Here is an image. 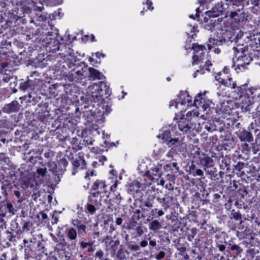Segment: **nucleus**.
<instances>
[{
    "label": "nucleus",
    "instance_id": "f257e3e1",
    "mask_svg": "<svg viewBox=\"0 0 260 260\" xmlns=\"http://www.w3.org/2000/svg\"><path fill=\"white\" fill-rule=\"evenodd\" d=\"M9 15V19L7 20L3 17H0V37L1 35L3 37H5L4 30L8 27H11L13 21H14V23H16L17 21L21 18V16H18L15 14L13 15V14H10Z\"/></svg>",
    "mask_w": 260,
    "mask_h": 260
},
{
    "label": "nucleus",
    "instance_id": "f03ea898",
    "mask_svg": "<svg viewBox=\"0 0 260 260\" xmlns=\"http://www.w3.org/2000/svg\"><path fill=\"white\" fill-rule=\"evenodd\" d=\"M247 16L243 10V8H241V10L238 9L237 11L231 12L229 15V17L233 19L237 23L246 20Z\"/></svg>",
    "mask_w": 260,
    "mask_h": 260
},
{
    "label": "nucleus",
    "instance_id": "7ed1b4c3",
    "mask_svg": "<svg viewBox=\"0 0 260 260\" xmlns=\"http://www.w3.org/2000/svg\"><path fill=\"white\" fill-rule=\"evenodd\" d=\"M21 107V105L17 101H13L8 104H6L3 108V111L5 113H11L12 112H18Z\"/></svg>",
    "mask_w": 260,
    "mask_h": 260
},
{
    "label": "nucleus",
    "instance_id": "20e7f679",
    "mask_svg": "<svg viewBox=\"0 0 260 260\" xmlns=\"http://www.w3.org/2000/svg\"><path fill=\"white\" fill-rule=\"evenodd\" d=\"M203 155L205 157L200 159V162L201 164L205 167L204 170L206 171L207 168H212L214 166V161L211 157L206 155L204 153Z\"/></svg>",
    "mask_w": 260,
    "mask_h": 260
},
{
    "label": "nucleus",
    "instance_id": "39448f33",
    "mask_svg": "<svg viewBox=\"0 0 260 260\" xmlns=\"http://www.w3.org/2000/svg\"><path fill=\"white\" fill-rule=\"evenodd\" d=\"M178 125L179 129L182 132H187L191 129L186 118H181L178 121Z\"/></svg>",
    "mask_w": 260,
    "mask_h": 260
},
{
    "label": "nucleus",
    "instance_id": "423d86ee",
    "mask_svg": "<svg viewBox=\"0 0 260 260\" xmlns=\"http://www.w3.org/2000/svg\"><path fill=\"white\" fill-rule=\"evenodd\" d=\"M235 30L231 29L230 30H226L225 32L223 34L222 42H225L226 41H230L231 42H235L236 40L234 36Z\"/></svg>",
    "mask_w": 260,
    "mask_h": 260
},
{
    "label": "nucleus",
    "instance_id": "0eeeda50",
    "mask_svg": "<svg viewBox=\"0 0 260 260\" xmlns=\"http://www.w3.org/2000/svg\"><path fill=\"white\" fill-rule=\"evenodd\" d=\"M88 71L89 73V78H96L100 80L105 78V77L101 72L93 68H89Z\"/></svg>",
    "mask_w": 260,
    "mask_h": 260
},
{
    "label": "nucleus",
    "instance_id": "6e6552de",
    "mask_svg": "<svg viewBox=\"0 0 260 260\" xmlns=\"http://www.w3.org/2000/svg\"><path fill=\"white\" fill-rule=\"evenodd\" d=\"M194 105L198 108H201L203 111L206 110L209 107V105L205 103V100L202 98H201L200 100L195 99Z\"/></svg>",
    "mask_w": 260,
    "mask_h": 260
},
{
    "label": "nucleus",
    "instance_id": "1a4fd4ad",
    "mask_svg": "<svg viewBox=\"0 0 260 260\" xmlns=\"http://www.w3.org/2000/svg\"><path fill=\"white\" fill-rule=\"evenodd\" d=\"M72 164L76 168H78L79 166H82L83 168L86 163L84 157L81 155H79L76 158L73 160Z\"/></svg>",
    "mask_w": 260,
    "mask_h": 260
},
{
    "label": "nucleus",
    "instance_id": "9d476101",
    "mask_svg": "<svg viewBox=\"0 0 260 260\" xmlns=\"http://www.w3.org/2000/svg\"><path fill=\"white\" fill-rule=\"evenodd\" d=\"M162 227L161 223L157 220H154L149 224V229L154 232L160 229Z\"/></svg>",
    "mask_w": 260,
    "mask_h": 260
},
{
    "label": "nucleus",
    "instance_id": "9b49d317",
    "mask_svg": "<svg viewBox=\"0 0 260 260\" xmlns=\"http://www.w3.org/2000/svg\"><path fill=\"white\" fill-rule=\"evenodd\" d=\"M240 139L241 141H247L251 142L253 141V137L252 134L250 132H244L243 135L241 136Z\"/></svg>",
    "mask_w": 260,
    "mask_h": 260
},
{
    "label": "nucleus",
    "instance_id": "f8f14e48",
    "mask_svg": "<svg viewBox=\"0 0 260 260\" xmlns=\"http://www.w3.org/2000/svg\"><path fill=\"white\" fill-rule=\"evenodd\" d=\"M56 242L58 243V245L61 249H64L67 246V242L63 235H58V238Z\"/></svg>",
    "mask_w": 260,
    "mask_h": 260
},
{
    "label": "nucleus",
    "instance_id": "ddd939ff",
    "mask_svg": "<svg viewBox=\"0 0 260 260\" xmlns=\"http://www.w3.org/2000/svg\"><path fill=\"white\" fill-rule=\"evenodd\" d=\"M54 166V168L50 169V171L52 172V173L54 175V178L55 183H58L60 181V175L58 173V171L57 170L56 165L55 163L52 164Z\"/></svg>",
    "mask_w": 260,
    "mask_h": 260
},
{
    "label": "nucleus",
    "instance_id": "4468645a",
    "mask_svg": "<svg viewBox=\"0 0 260 260\" xmlns=\"http://www.w3.org/2000/svg\"><path fill=\"white\" fill-rule=\"evenodd\" d=\"M60 45H62V44H61L58 40H54L53 42V45L49 47L51 48V51H52V53H55L57 51L59 50Z\"/></svg>",
    "mask_w": 260,
    "mask_h": 260
},
{
    "label": "nucleus",
    "instance_id": "2eb2a0df",
    "mask_svg": "<svg viewBox=\"0 0 260 260\" xmlns=\"http://www.w3.org/2000/svg\"><path fill=\"white\" fill-rule=\"evenodd\" d=\"M125 251L126 250H124L123 246L121 245L120 248L118 250L117 253L116 254V257L120 260L126 259L125 254Z\"/></svg>",
    "mask_w": 260,
    "mask_h": 260
},
{
    "label": "nucleus",
    "instance_id": "dca6fc26",
    "mask_svg": "<svg viewBox=\"0 0 260 260\" xmlns=\"http://www.w3.org/2000/svg\"><path fill=\"white\" fill-rule=\"evenodd\" d=\"M161 166L159 165L151 169V174L153 176L160 177L161 175Z\"/></svg>",
    "mask_w": 260,
    "mask_h": 260
},
{
    "label": "nucleus",
    "instance_id": "f3484780",
    "mask_svg": "<svg viewBox=\"0 0 260 260\" xmlns=\"http://www.w3.org/2000/svg\"><path fill=\"white\" fill-rule=\"evenodd\" d=\"M119 240H110L109 241H106V246H111L114 251L117 249V246L119 244Z\"/></svg>",
    "mask_w": 260,
    "mask_h": 260
},
{
    "label": "nucleus",
    "instance_id": "a211bd4d",
    "mask_svg": "<svg viewBox=\"0 0 260 260\" xmlns=\"http://www.w3.org/2000/svg\"><path fill=\"white\" fill-rule=\"evenodd\" d=\"M32 85L29 80L25 82H22L19 85V89L21 90L25 91L26 89L30 88Z\"/></svg>",
    "mask_w": 260,
    "mask_h": 260
},
{
    "label": "nucleus",
    "instance_id": "6ab92c4d",
    "mask_svg": "<svg viewBox=\"0 0 260 260\" xmlns=\"http://www.w3.org/2000/svg\"><path fill=\"white\" fill-rule=\"evenodd\" d=\"M222 164L224 165V167L226 168V170L229 171L230 169L231 164V158L228 156H225V157L222 158L221 160Z\"/></svg>",
    "mask_w": 260,
    "mask_h": 260
},
{
    "label": "nucleus",
    "instance_id": "aec40b11",
    "mask_svg": "<svg viewBox=\"0 0 260 260\" xmlns=\"http://www.w3.org/2000/svg\"><path fill=\"white\" fill-rule=\"evenodd\" d=\"M68 237L72 240H75L77 238V232L75 229L71 228L68 231Z\"/></svg>",
    "mask_w": 260,
    "mask_h": 260
},
{
    "label": "nucleus",
    "instance_id": "412c9836",
    "mask_svg": "<svg viewBox=\"0 0 260 260\" xmlns=\"http://www.w3.org/2000/svg\"><path fill=\"white\" fill-rule=\"evenodd\" d=\"M230 246H231L230 249L234 252V254L237 255L240 254L242 251V249L237 245L234 244L231 245V244H230Z\"/></svg>",
    "mask_w": 260,
    "mask_h": 260
},
{
    "label": "nucleus",
    "instance_id": "4be33fe9",
    "mask_svg": "<svg viewBox=\"0 0 260 260\" xmlns=\"http://www.w3.org/2000/svg\"><path fill=\"white\" fill-rule=\"evenodd\" d=\"M245 0H225V2L229 3H232L233 5H236L241 7V8L244 7V2Z\"/></svg>",
    "mask_w": 260,
    "mask_h": 260
},
{
    "label": "nucleus",
    "instance_id": "5701e85b",
    "mask_svg": "<svg viewBox=\"0 0 260 260\" xmlns=\"http://www.w3.org/2000/svg\"><path fill=\"white\" fill-rule=\"evenodd\" d=\"M231 79H229L228 81H225L222 79L221 81H219L220 83L224 84L225 86L231 87L232 89H235L236 87V84L235 83L231 82Z\"/></svg>",
    "mask_w": 260,
    "mask_h": 260
},
{
    "label": "nucleus",
    "instance_id": "b1692460",
    "mask_svg": "<svg viewBox=\"0 0 260 260\" xmlns=\"http://www.w3.org/2000/svg\"><path fill=\"white\" fill-rule=\"evenodd\" d=\"M187 120L188 121V123L191 127V128H193L197 122H198V118L193 117L191 118L186 117Z\"/></svg>",
    "mask_w": 260,
    "mask_h": 260
},
{
    "label": "nucleus",
    "instance_id": "393cba45",
    "mask_svg": "<svg viewBox=\"0 0 260 260\" xmlns=\"http://www.w3.org/2000/svg\"><path fill=\"white\" fill-rule=\"evenodd\" d=\"M257 90L254 88H249L248 90L246 91V92L245 93V96H247L248 99H251V96H253L254 93H257Z\"/></svg>",
    "mask_w": 260,
    "mask_h": 260
},
{
    "label": "nucleus",
    "instance_id": "a878e982",
    "mask_svg": "<svg viewBox=\"0 0 260 260\" xmlns=\"http://www.w3.org/2000/svg\"><path fill=\"white\" fill-rule=\"evenodd\" d=\"M192 49L194 50L196 52H199L200 51H202L201 54H203V51L205 49V47L202 45H199L198 44H193L192 47Z\"/></svg>",
    "mask_w": 260,
    "mask_h": 260
},
{
    "label": "nucleus",
    "instance_id": "bb28decb",
    "mask_svg": "<svg viewBox=\"0 0 260 260\" xmlns=\"http://www.w3.org/2000/svg\"><path fill=\"white\" fill-rule=\"evenodd\" d=\"M100 184L102 185V187L103 188H104L106 187V185L104 182L97 180L93 183V185L92 186V189L94 190H98L99 188Z\"/></svg>",
    "mask_w": 260,
    "mask_h": 260
},
{
    "label": "nucleus",
    "instance_id": "cd10ccee",
    "mask_svg": "<svg viewBox=\"0 0 260 260\" xmlns=\"http://www.w3.org/2000/svg\"><path fill=\"white\" fill-rule=\"evenodd\" d=\"M68 164V161L64 158L60 159L58 162V165L61 167V169L62 171L66 170V167L67 166Z\"/></svg>",
    "mask_w": 260,
    "mask_h": 260
},
{
    "label": "nucleus",
    "instance_id": "c85d7f7f",
    "mask_svg": "<svg viewBox=\"0 0 260 260\" xmlns=\"http://www.w3.org/2000/svg\"><path fill=\"white\" fill-rule=\"evenodd\" d=\"M199 116V112L198 111L196 110H192L191 111H189L186 114V117H196L198 118Z\"/></svg>",
    "mask_w": 260,
    "mask_h": 260
},
{
    "label": "nucleus",
    "instance_id": "c756f323",
    "mask_svg": "<svg viewBox=\"0 0 260 260\" xmlns=\"http://www.w3.org/2000/svg\"><path fill=\"white\" fill-rule=\"evenodd\" d=\"M231 216L235 220H241L242 215L239 212H236L234 210H233L231 213Z\"/></svg>",
    "mask_w": 260,
    "mask_h": 260
},
{
    "label": "nucleus",
    "instance_id": "7c9ffc66",
    "mask_svg": "<svg viewBox=\"0 0 260 260\" xmlns=\"http://www.w3.org/2000/svg\"><path fill=\"white\" fill-rule=\"evenodd\" d=\"M248 2L253 7L260 9V0H248Z\"/></svg>",
    "mask_w": 260,
    "mask_h": 260
},
{
    "label": "nucleus",
    "instance_id": "2f4dec72",
    "mask_svg": "<svg viewBox=\"0 0 260 260\" xmlns=\"http://www.w3.org/2000/svg\"><path fill=\"white\" fill-rule=\"evenodd\" d=\"M11 43L8 40H3L1 42L0 48H6L7 47L11 46Z\"/></svg>",
    "mask_w": 260,
    "mask_h": 260
},
{
    "label": "nucleus",
    "instance_id": "473e14b6",
    "mask_svg": "<svg viewBox=\"0 0 260 260\" xmlns=\"http://www.w3.org/2000/svg\"><path fill=\"white\" fill-rule=\"evenodd\" d=\"M7 208L10 213L14 215L16 210L14 208L13 205L10 203H7Z\"/></svg>",
    "mask_w": 260,
    "mask_h": 260
},
{
    "label": "nucleus",
    "instance_id": "72a5a7b5",
    "mask_svg": "<svg viewBox=\"0 0 260 260\" xmlns=\"http://www.w3.org/2000/svg\"><path fill=\"white\" fill-rule=\"evenodd\" d=\"M222 41L223 39L218 40L211 38L209 39V42L210 43H213V45L215 44L216 45L221 44Z\"/></svg>",
    "mask_w": 260,
    "mask_h": 260
},
{
    "label": "nucleus",
    "instance_id": "f704fd0d",
    "mask_svg": "<svg viewBox=\"0 0 260 260\" xmlns=\"http://www.w3.org/2000/svg\"><path fill=\"white\" fill-rule=\"evenodd\" d=\"M2 80L5 82H10V84L12 85V82H13V83H15V81H14V79L12 77L7 76H3L2 77Z\"/></svg>",
    "mask_w": 260,
    "mask_h": 260
},
{
    "label": "nucleus",
    "instance_id": "c9c22d12",
    "mask_svg": "<svg viewBox=\"0 0 260 260\" xmlns=\"http://www.w3.org/2000/svg\"><path fill=\"white\" fill-rule=\"evenodd\" d=\"M171 137V133L170 131L166 130L162 134V139L166 141H168Z\"/></svg>",
    "mask_w": 260,
    "mask_h": 260
},
{
    "label": "nucleus",
    "instance_id": "e433bc0d",
    "mask_svg": "<svg viewBox=\"0 0 260 260\" xmlns=\"http://www.w3.org/2000/svg\"><path fill=\"white\" fill-rule=\"evenodd\" d=\"M245 164L243 162H238L236 165L234 166L235 169L236 171L240 172L243 169Z\"/></svg>",
    "mask_w": 260,
    "mask_h": 260
},
{
    "label": "nucleus",
    "instance_id": "4c0bfd02",
    "mask_svg": "<svg viewBox=\"0 0 260 260\" xmlns=\"http://www.w3.org/2000/svg\"><path fill=\"white\" fill-rule=\"evenodd\" d=\"M47 172V168H40L37 170V173L42 176V177H44V175L46 174Z\"/></svg>",
    "mask_w": 260,
    "mask_h": 260
},
{
    "label": "nucleus",
    "instance_id": "58836bf2",
    "mask_svg": "<svg viewBox=\"0 0 260 260\" xmlns=\"http://www.w3.org/2000/svg\"><path fill=\"white\" fill-rule=\"evenodd\" d=\"M207 173L209 175L211 178H216L217 176V174L216 173V168H214L213 170H209L207 171Z\"/></svg>",
    "mask_w": 260,
    "mask_h": 260
},
{
    "label": "nucleus",
    "instance_id": "ea45409f",
    "mask_svg": "<svg viewBox=\"0 0 260 260\" xmlns=\"http://www.w3.org/2000/svg\"><path fill=\"white\" fill-rule=\"evenodd\" d=\"M90 98V101L93 100L94 102H98V101H100L101 99H102L101 95H96V94L94 95V93H93V92H92V94H91V96Z\"/></svg>",
    "mask_w": 260,
    "mask_h": 260
},
{
    "label": "nucleus",
    "instance_id": "a19ab883",
    "mask_svg": "<svg viewBox=\"0 0 260 260\" xmlns=\"http://www.w3.org/2000/svg\"><path fill=\"white\" fill-rule=\"evenodd\" d=\"M87 209L88 211L91 214H93L95 211V207L91 204H87Z\"/></svg>",
    "mask_w": 260,
    "mask_h": 260
},
{
    "label": "nucleus",
    "instance_id": "79ce46f5",
    "mask_svg": "<svg viewBox=\"0 0 260 260\" xmlns=\"http://www.w3.org/2000/svg\"><path fill=\"white\" fill-rule=\"evenodd\" d=\"M6 216L5 213H0V227L3 228V225L5 224V222L4 219V217Z\"/></svg>",
    "mask_w": 260,
    "mask_h": 260
},
{
    "label": "nucleus",
    "instance_id": "37998d69",
    "mask_svg": "<svg viewBox=\"0 0 260 260\" xmlns=\"http://www.w3.org/2000/svg\"><path fill=\"white\" fill-rule=\"evenodd\" d=\"M66 77L68 79V80L70 82H73L74 80V74L72 72L69 73L66 76Z\"/></svg>",
    "mask_w": 260,
    "mask_h": 260
},
{
    "label": "nucleus",
    "instance_id": "c03bdc74",
    "mask_svg": "<svg viewBox=\"0 0 260 260\" xmlns=\"http://www.w3.org/2000/svg\"><path fill=\"white\" fill-rule=\"evenodd\" d=\"M165 256V252L162 251H160L159 252V253L156 255L155 258L157 260H160L164 258Z\"/></svg>",
    "mask_w": 260,
    "mask_h": 260
},
{
    "label": "nucleus",
    "instance_id": "a18cd8bd",
    "mask_svg": "<svg viewBox=\"0 0 260 260\" xmlns=\"http://www.w3.org/2000/svg\"><path fill=\"white\" fill-rule=\"evenodd\" d=\"M128 247L132 250L137 251L140 250V247L139 245L135 244H129L128 245Z\"/></svg>",
    "mask_w": 260,
    "mask_h": 260
},
{
    "label": "nucleus",
    "instance_id": "49530a36",
    "mask_svg": "<svg viewBox=\"0 0 260 260\" xmlns=\"http://www.w3.org/2000/svg\"><path fill=\"white\" fill-rule=\"evenodd\" d=\"M28 97V101L29 103H32L34 104H36V99L35 96L32 95L31 93H29Z\"/></svg>",
    "mask_w": 260,
    "mask_h": 260
},
{
    "label": "nucleus",
    "instance_id": "de8ad7c7",
    "mask_svg": "<svg viewBox=\"0 0 260 260\" xmlns=\"http://www.w3.org/2000/svg\"><path fill=\"white\" fill-rule=\"evenodd\" d=\"M14 193L15 196H16L18 199V202H21L23 201L24 199L21 197V193L19 191L15 190Z\"/></svg>",
    "mask_w": 260,
    "mask_h": 260
},
{
    "label": "nucleus",
    "instance_id": "09e8293b",
    "mask_svg": "<svg viewBox=\"0 0 260 260\" xmlns=\"http://www.w3.org/2000/svg\"><path fill=\"white\" fill-rule=\"evenodd\" d=\"M242 35H243L241 31L236 32L235 31L234 36L235 37L236 43H237L238 42V40L242 37Z\"/></svg>",
    "mask_w": 260,
    "mask_h": 260
},
{
    "label": "nucleus",
    "instance_id": "8fccbe9b",
    "mask_svg": "<svg viewBox=\"0 0 260 260\" xmlns=\"http://www.w3.org/2000/svg\"><path fill=\"white\" fill-rule=\"evenodd\" d=\"M135 230L136 231L139 236H141L144 233L143 230L141 226L136 227Z\"/></svg>",
    "mask_w": 260,
    "mask_h": 260
},
{
    "label": "nucleus",
    "instance_id": "3c124183",
    "mask_svg": "<svg viewBox=\"0 0 260 260\" xmlns=\"http://www.w3.org/2000/svg\"><path fill=\"white\" fill-rule=\"evenodd\" d=\"M177 250L179 251V254L183 255L185 254L186 249L185 247L181 246L178 247Z\"/></svg>",
    "mask_w": 260,
    "mask_h": 260
},
{
    "label": "nucleus",
    "instance_id": "603ef678",
    "mask_svg": "<svg viewBox=\"0 0 260 260\" xmlns=\"http://www.w3.org/2000/svg\"><path fill=\"white\" fill-rule=\"evenodd\" d=\"M143 3L144 5L145 4H146V5L147 6V9H153V7H152V8L151 7V5H152V2H149V0H143Z\"/></svg>",
    "mask_w": 260,
    "mask_h": 260
},
{
    "label": "nucleus",
    "instance_id": "864d4df0",
    "mask_svg": "<svg viewBox=\"0 0 260 260\" xmlns=\"http://www.w3.org/2000/svg\"><path fill=\"white\" fill-rule=\"evenodd\" d=\"M104 255V252L103 251L100 249L99 251H98L95 253V256L97 257H99L100 259H101L102 257Z\"/></svg>",
    "mask_w": 260,
    "mask_h": 260
},
{
    "label": "nucleus",
    "instance_id": "5fc2aeb1",
    "mask_svg": "<svg viewBox=\"0 0 260 260\" xmlns=\"http://www.w3.org/2000/svg\"><path fill=\"white\" fill-rule=\"evenodd\" d=\"M144 206H145V207H147L150 209H151L152 207V203L149 201V200H147L146 201H145V202H144Z\"/></svg>",
    "mask_w": 260,
    "mask_h": 260
},
{
    "label": "nucleus",
    "instance_id": "6e6d98bb",
    "mask_svg": "<svg viewBox=\"0 0 260 260\" xmlns=\"http://www.w3.org/2000/svg\"><path fill=\"white\" fill-rule=\"evenodd\" d=\"M8 233L11 234V233L9 231L7 232ZM8 240L11 242H14L16 241V236L14 235H11L8 237Z\"/></svg>",
    "mask_w": 260,
    "mask_h": 260
},
{
    "label": "nucleus",
    "instance_id": "4d7b16f0",
    "mask_svg": "<svg viewBox=\"0 0 260 260\" xmlns=\"http://www.w3.org/2000/svg\"><path fill=\"white\" fill-rule=\"evenodd\" d=\"M196 175H197L198 176H201L202 178H204L203 177L204 173H203V171L201 169H199L196 171Z\"/></svg>",
    "mask_w": 260,
    "mask_h": 260
},
{
    "label": "nucleus",
    "instance_id": "13d9d810",
    "mask_svg": "<svg viewBox=\"0 0 260 260\" xmlns=\"http://www.w3.org/2000/svg\"><path fill=\"white\" fill-rule=\"evenodd\" d=\"M53 155V153L52 151L49 150L48 152H46L44 153V156L46 158H49L50 157H52Z\"/></svg>",
    "mask_w": 260,
    "mask_h": 260
},
{
    "label": "nucleus",
    "instance_id": "bf43d9fd",
    "mask_svg": "<svg viewBox=\"0 0 260 260\" xmlns=\"http://www.w3.org/2000/svg\"><path fill=\"white\" fill-rule=\"evenodd\" d=\"M67 247L70 249H74L76 247V242L73 241L71 244H67Z\"/></svg>",
    "mask_w": 260,
    "mask_h": 260
},
{
    "label": "nucleus",
    "instance_id": "052dcab7",
    "mask_svg": "<svg viewBox=\"0 0 260 260\" xmlns=\"http://www.w3.org/2000/svg\"><path fill=\"white\" fill-rule=\"evenodd\" d=\"M238 191H242V193L241 194V196L242 198H244V193L247 194L248 192V191H247V189L245 187H244L243 189H239Z\"/></svg>",
    "mask_w": 260,
    "mask_h": 260
},
{
    "label": "nucleus",
    "instance_id": "680f3d73",
    "mask_svg": "<svg viewBox=\"0 0 260 260\" xmlns=\"http://www.w3.org/2000/svg\"><path fill=\"white\" fill-rule=\"evenodd\" d=\"M89 245V242L88 243H87V242H85L84 241H82L80 243V246H81V247L82 248V249H84L86 247H87V246Z\"/></svg>",
    "mask_w": 260,
    "mask_h": 260
},
{
    "label": "nucleus",
    "instance_id": "e2e57ef3",
    "mask_svg": "<svg viewBox=\"0 0 260 260\" xmlns=\"http://www.w3.org/2000/svg\"><path fill=\"white\" fill-rule=\"evenodd\" d=\"M233 51H234V53L238 52L239 53L240 50L241 51V53H243L244 52V49L243 48H241L240 49H238L237 47H234L233 48Z\"/></svg>",
    "mask_w": 260,
    "mask_h": 260
},
{
    "label": "nucleus",
    "instance_id": "0e129e2a",
    "mask_svg": "<svg viewBox=\"0 0 260 260\" xmlns=\"http://www.w3.org/2000/svg\"><path fill=\"white\" fill-rule=\"evenodd\" d=\"M168 141L172 144H175L178 142V139L177 138H170Z\"/></svg>",
    "mask_w": 260,
    "mask_h": 260
},
{
    "label": "nucleus",
    "instance_id": "69168bd1",
    "mask_svg": "<svg viewBox=\"0 0 260 260\" xmlns=\"http://www.w3.org/2000/svg\"><path fill=\"white\" fill-rule=\"evenodd\" d=\"M217 247L220 251H223L225 249V246L222 244H217Z\"/></svg>",
    "mask_w": 260,
    "mask_h": 260
},
{
    "label": "nucleus",
    "instance_id": "338daca9",
    "mask_svg": "<svg viewBox=\"0 0 260 260\" xmlns=\"http://www.w3.org/2000/svg\"><path fill=\"white\" fill-rule=\"evenodd\" d=\"M179 102L175 101H171L170 103V106L172 107L175 106L176 108H177Z\"/></svg>",
    "mask_w": 260,
    "mask_h": 260
},
{
    "label": "nucleus",
    "instance_id": "774afa93",
    "mask_svg": "<svg viewBox=\"0 0 260 260\" xmlns=\"http://www.w3.org/2000/svg\"><path fill=\"white\" fill-rule=\"evenodd\" d=\"M193 62L192 64H194L195 63H197L198 61L199 60V57L198 55H194L192 56Z\"/></svg>",
    "mask_w": 260,
    "mask_h": 260
}]
</instances>
